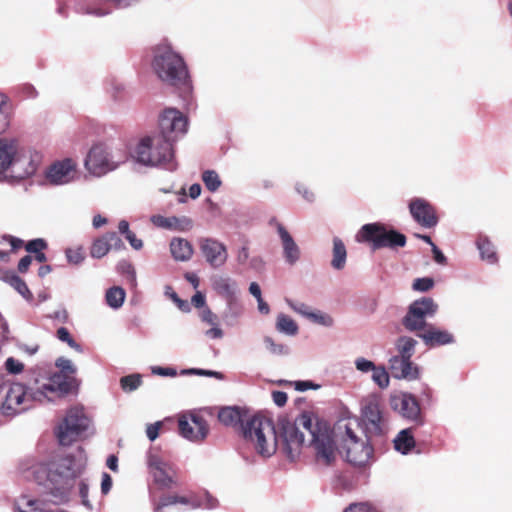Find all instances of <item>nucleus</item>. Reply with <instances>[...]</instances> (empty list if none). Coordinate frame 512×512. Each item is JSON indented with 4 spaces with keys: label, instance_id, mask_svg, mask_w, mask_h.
Listing matches in <instances>:
<instances>
[{
    "label": "nucleus",
    "instance_id": "24",
    "mask_svg": "<svg viewBox=\"0 0 512 512\" xmlns=\"http://www.w3.org/2000/svg\"><path fill=\"white\" fill-rule=\"evenodd\" d=\"M150 221L156 227L178 232H186L193 227V221L187 216L165 217L156 214L151 216Z\"/></svg>",
    "mask_w": 512,
    "mask_h": 512
},
{
    "label": "nucleus",
    "instance_id": "64",
    "mask_svg": "<svg viewBox=\"0 0 512 512\" xmlns=\"http://www.w3.org/2000/svg\"><path fill=\"white\" fill-rule=\"evenodd\" d=\"M432 252H433V255H434V260L439 263V264H442L444 265L446 263V257L444 256V254L438 249V247L435 245V244H432Z\"/></svg>",
    "mask_w": 512,
    "mask_h": 512
},
{
    "label": "nucleus",
    "instance_id": "15",
    "mask_svg": "<svg viewBox=\"0 0 512 512\" xmlns=\"http://www.w3.org/2000/svg\"><path fill=\"white\" fill-rule=\"evenodd\" d=\"M342 451L345 453L346 460L355 466H364L372 455L371 447L366 441L359 439L348 426L342 441Z\"/></svg>",
    "mask_w": 512,
    "mask_h": 512
},
{
    "label": "nucleus",
    "instance_id": "56",
    "mask_svg": "<svg viewBox=\"0 0 512 512\" xmlns=\"http://www.w3.org/2000/svg\"><path fill=\"white\" fill-rule=\"evenodd\" d=\"M272 399L277 406L282 407L286 404L288 397L283 391H273Z\"/></svg>",
    "mask_w": 512,
    "mask_h": 512
},
{
    "label": "nucleus",
    "instance_id": "1",
    "mask_svg": "<svg viewBox=\"0 0 512 512\" xmlns=\"http://www.w3.org/2000/svg\"><path fill=\"white\" fill-rule=\"evenodd\" d=\"M280 431L283 451L290 459H295L301 453L306 444L305 438L309 435V444L318 464L329 466L336 460L337 449L330 427L314 421L309 413H302L293 422L283 421Z\"/></svg>",
    "mask_w": 512,
    "mask_h": 512
},
{
    "label": "nucleus",
    "instance_id": "37",
    "mask_svg": "<svg viewBox=\"0 0 512 512\" xmlns=\"http://www.w3.org/2000/svg\"><path fill=\"white\" fill-rule=\"evenodd\" d=\"M10 126V112L8 98L0 93V135L4 134Z\"/></svg>",
    "mask_w": 512,
    "mask_h": 512
},
{
    "label": "nucleus",
    "instance_id": "31",
    "mask_svg": "<svg viewBox=\"0 0 512 512\" xmlns=\"http://www.w3.org/2000/svg\"><path fill=\"white\" fill-rule=\"evenodd\" d=\"M394 447L402 454H408L415 447L412 430L407 428L398 433L394 439Z\"/></svg>",
    "mask_w": 512,
    "mask_h": 512
},
{
    "label": "nucleus",
    "instance_id": "27",
    "mask_svg": "<svg viewBox=\"0 0 512 512\" xmlns=\"http://www.w3.org/2000/svg\"><path fill=\"white\" fill-rule=\"evenodd\" d=\"M120 248L121 240L116 235V233L111 232L107 233L101 238L96 239L90 249V255L93 258H102L104 257L112 247Z\"/></svg>",
    "mask_w": 512,
    "mask_h": 512
},
{
    "label": "nucleus",
    "instance_id": "63",
    "mask_svg": "<svg viewBox=\"0 0 512 512\" xmlns=\"http://www.w3.org/2000/svg\"><path fill=\"white\" fill-rule=\"evenodd\" d=\"M32 257L31 256H24L18 263V270L21 273L27 272L29 266L31 265Z\"/></svg>",
    "mask_w": 512,
    "mask_h": 512
},
{
    "label": "nucleus",
    "instance_id": "25",
    "mask_svg": "<svg viewBox=\"0 0 512 512\" xmlns=\"http://www.w3.org/2000/svg\"><path fill=\"white\" fill-rule=\"evenodd\" d=\"M417 335L429 347L442 346L454 342V337L449 331L431 324Z\"/></svg>",
    "mask_w": 512,
    "mask_h": 512
},
{
    "label": "nucleus",
    "instance_id": "51",
    "mask_svg": "<svg viewBox=\"0 0 512 512\" xmlns=\"http://www.w3.org/2000/svg\"><path fill=\"white\" fill-rule=\"evenodd\" d=\"M46 247H47L46 242L41 238L31 240L25 246L26 250L29 253H35V254L43 251Z\"/></svg>",
    "mask_w": 512,
    "mask_h": 512
},
{
    "label": "nucleus",
    "instance_id": "50",
    "mask_svg": "<svg viewBox=\"0 0 512 512\" xmlns=\"http://www.w3.org/2000/svg\"><path fill=\"white\" fill-rule=\"evenodd\" d=\"M55 364L61 370V372L66 374H74L76 372V367L72 361L67 358L60 357L56 360Z\"/></svg>",
    "mask_w": 512,
    "mask_h": 512
},
{
    "label": "nucleus",
    "instance_id": "62",
    "mask_svg": "<svg viewBox=\"0 0 512 512\" xmlns=\"http://www.w3.org/2000/svg\"><path fill=\"white\" fill-rule=\"evenodd\" d=\"M296 189L307 201L314 200V194L306 186L299 184Z\"/></svg>",
    "mask_w": 512,
    "mask_h": 512
},
{
    "label": "nucleus",
    "instance_id": "16",
    "mask_svg": "<svg viewBox=\"0 0 512 512\" xmlns=\"http://www.w3.org/2000/svg\"><path fill=\"white\" fill-rule=\"evenodd\" d=\"M180 504L192 509L195 508H205V509H213L217 507V500L209 494H205L202 498L196 496L192 493L183 494V495H168L162 497L159 501H153V511L154 512H164V508Z\"/></svg>",
    "mask_w": 512,
    "mask_h": 512
},
{
    "label": "nucleus",
    "instance_id": "35",
    "mask_svg": "<svg viewBox=\"0 0 512 512\" xmlns=\"http://www.w3.org/2000/svg\"><path fill=\"white\" fill-rule=\"evenodd\" d=\"M126 293L121 287H112L106 292V302L113 308H120L125 300Z\"/></svg>",
    "mask_w": 512,
    "mask_h": 512
},
{
    "label": "nucleus",
    "instance_id": "39",
    "mask_svg": "<svg viewBox=\"0 0 512 512\" xmlns=\"http://www.w3.org/2000/svg\"><path fill=\"white\" fill-rule=\"evenodd\" d=\"M202 181L206 188L211 192L217 191L222 183L219 175L213 170L204 171L202 174Z\"/></svg>",
    "mask_w": 512,
    "mask_h": 512
},
{
    "label": "nucleus",
    "instance_id": "47",
    "mask_svg": "<svg viewBox=\"0 0 512 512\" xmlns=\"http://www.w3.org/2000/svg\"><path fill=\"white\" fill-rule=\"evenodd\" d=\"M57 337L62 342H66L71 348L78 352H82L81 346L74 341L69 331L65 327H61L57 330Z\"/></svg>",
    "mask_w": 512,
    "mask_h": 512
},
{
    "label": "nucleus",
    "instance_id": "22",
    "mask_svg": "<svg viewBox=\"0 0 512 512\" xmlns=\"http://www.w3.org/2000/svg\"><path fill=\"white\" fill-rule=\"evenodd\" d=\"M362 415L364 420L370 426V430L375 433L382 431L384 418L380 408L379 400L376 396H372L365 400L362 407Z\"/></svg>",
    "mask_w": 512,
    "mask_h": 512
},
{
    "label": "nucleus",
    "instance_id": "4",
    "mask_svg": "<svg viewBox=\"0 0 512 512\" xmlns=\"http://www.w3.org/2000/svg\"><path fill=\"white\" fill-rule=\"evenodd\" d=\"M41 160L39 153L27 150L16 138H0V181H20L32 177Z\"/></svg>",
    "mask_w": 512,
    "mask_h": 512
},
{
    "label": "nucleus",
    "instance_id": "20",
    "mask_svg": "<svg viewBox=\"0 0 512 512\" xmlns=\"http://www.w3.org/2000/svg\"><path fill=\"white\" fill-rule=\"evenodd\" d=\"M200 249L204 258L212 267L219 268L227 261V248L216 239L205 238L201 240Z\"/></svg>",
    "mask_w": 512,
    "mask_h": 512
},
{
    "label": "nucleus",
    "instance_id": "17",
    "mask_svg": "<svg viewBox=\"0 0 512 512\" xmlns=\"http://www.w3.org/2000/svg\"><path fill=\"white\" fill-rule=\"evenodd\" d=\"M391 408L411 421H419L421 416V408L417 399L407 392H396L390 395Z\"/></svg>",
    "mask_w": 512,
    "mask_h": 512
},
{
    "label": "nucleus",
    "instance_id": "8",
    "mask_svg": "<svg viewBox=\"0 0 512 512\" xmlns=\"http://www.w3.org/2000/svg\"><path fill=\"white\" fill-rule=\"evenodd\" d=\"M127 159L120 150L98 143L91 147L84 161L85 169L93 176L101 177L116 170Z\"/></svg>",
    "mask_w": 512,
    "mask_h": 512
},
{
    "label": "nucleus",
    "instance_id": "48",
    "mask_svg": "<svg viewBox=\"0 0 512 512\" xmlns=\"http://www.w3.org/2000/svg\"><path fill=\"white\" fill-rule=\"evenodd\" d=\"M4 367L8 373L14 375L20 374L24 370V364L14 357H8L4 363Z\"/></svg>",
    "mask_w": 512,
    "mask_h": 512
},
{
    "label": "nucleus",
    "instance_id": "21",
    "mask_svg": "<svg viewBox=\"0 0 512 512\" xmlns=\"http://www.w3.org/2000/svg\"><path fill=\"white\" fill-rule=\"evenodd\" d=\"M409 210L413 219L423 227L430 228L437 224L434 208L422 198H415L409 203Z\"/></svg>",
    "mask_w": 512,
    "mask_h": 512
},
{
    "label": "nucleus",
    "instance_id": "23",
    "mask_svg": "<svg viewBox=\"0 0 512 512\" xmlns=\"http://www.w3.org/2000/svg\"><path fill=\"white\" fill-rule=\"evenodd\" d=\"M214 290L226 300L229 309H234L238 305L239 289L236 281L229 277H216L213 280Z\"/></svg>",
    "mask_w": 512,
    "mask_h": 512
},
{
    "label": "nucleus",
    "instance_id": "5",
    "mask_svg": "<svg viewBox=\"0 0 512 512\" xmlns=\"http://www.w3.org/2000/svg\"><path fill=\"white\" fill-rule=\"evenodd\" d=\"M129 156L145 167L162 166L171 171L177 167L172 144L156 133L139 138L130 148Z\"/></svg>",
    "mask_w": 512,
    "mask_h": 512
},
{
    "label": "nucleus",
    "instance_id": "14",
    "mask_svg": "<svg viewBox=\"0 0 512 512\" xmlns=\"http://www.w3.org/2000/svg\"><path fill=\"white\" fill-rule=\"evenodd\" d=\"M186 131L187 119L180 111L174 108H167L160 114L158 131L155 133L163 136L172 145Z\"/></svg>",
    "mask_w": 512,
    "mask_h": 512
},
{
    "label": "nucleus",
    "instance_id": "55",
    "mask_svg": "<svg viewBox=\"0 0 512 512\" xmlns=\"http://www.w3.org/2000/svg\"><path fill=\"white\" fill-rule=\"evenodd\" d=\"M287 303L289 307L293 309L296 313L308 318L311 311L309 310L307 305H305L304 303H295L291 300H288Z\"/></svg>",
    "mask_w": 512,
    "mask_h": 512
},
{
    "label": "nucleus",
    "instance_id": "9",
    "mask_svg": "<svg viewBox=\"0 0 512 512\" xmlns=\"http://www.w3.org/2000/svg\"><path fill=\"white\" fill-rule=\"evenodd\" d=\"M355 240L358 243H370L374 250L403 247L406 244V237L403 234L378 222L363 225L355 235Z\"/></svg>",
    "mask_w": 512,
    "mask_h": 512
},
{
    "label": "nucleus",
    "instance_id": "44",
    "mask_svg": "<svg viewBox=\"0 0 512 512\" xmlns=\"http://www.w3.org/2000/svg\"><path fill=\"white\" fill-rule=\"evenodd\" d=\"M118 271L122 274L127 275L130 283L135 286L136 285V271L134 266L128 261H121L118 264Z\"/></svg>",
    "mask_w": 512,
    "mask_h": 512
},
{
    "label": "nucleus",
    "instance_id": "11",
    "mask_svg": "<svg viewBox=\"0 0 512 512\" xmlns=\"http://www.w3.org/2000/svg\"><path fill=\"white\" fill-rule=\"evenodd\" d=\"M43 178L50 186L72 184L80 178L78 163L71 157L57 159L45 168Z\"/></svg>",
    "mask_w": 512,
    "mask_h": 512
},
{
    "label": "nucleus",
    "instance_id": "45",
    "mask_svg": "<svg viewBox=\"0 0 512 512\" xmlns=\"http://www.w3.org/2000/svg\"><path fill=\"white\" fill-rule=\"evenodd\" d=\"M354 365L357 371L361 373H369L373 372L374 369L378 366L373 361L368 360L364 357H358L354 361Z\"/></svg>",
    "mask_w": 512,
    "mask_h": 512
},
{
    "label": "nucleus",
    "instance_id": "38",
    "mask_svg": "<svg viewBox=\"0 0 512 512\" xmlns=\"http://www.w3.org/2000/svg\"><path fill=\"white\" fill-rule=\"evenodd\" d=\"M481 258L489 263H494L497 260L496 252L493 245L486 238H480L477 242Z\"/></svg>",
    "mask_w": 512,
    "mask_h": 512
},
{
    "label": "nucleus",
    "instance_id": "53",
    "mask_svg": "<svg viewBox=\"0 0 512 512\" xmlns=\"http://www.w3.org/2000/svg\"><path fill=\"white\" fill-rule=\"evenodd\" d=\"M344 512H379L368 503H357L350 505Z\"/></svg>",
    "mask_w": 512,
    "mask_h": 512
},
{
    "label": "nucleus",
    "instance_id": "52",
    "mask_svg": "<svg viewBox=\"0 0 512 512\" xmlns=\"http://www.w3.org/2000/svg\"><path fill=\"white\" fill-rule=\"evenodd\" d=\"M163 425L162 421L149 424L146 427V435L150 441H154L159 436V431Z\"/></svg>",
    "mask_w": 512,
    "mask_h": 512
},
{
    "label": "nucleus",
    "instance_id": "34",
    "mask_svg": "<svg viewBox=\"0 0 512 512\" xmlns=\"http://www.w3.org/2000/svg\"><path fill=\"white\" fill-rule=\"evenodd\" d=\"M219 421L226 426H235L241 422V413L234 407H225L219 411Z\"/></svg>",
    "mask_w": 512,
    "mask_h": 512
},
{
    "label": "nucleus",
    "instance_id": "54",
    "mask_svg": "<svg viewBox=\"0 0 512 512\" xmlns=\"http://www.w3.org/2000/svg\"><path fill=\"white\" fill-rule=\"evenodd\" d=\"M200 318L210 326L218 323L217 316L209 308H205L201 311Z\"/></svg>",
    "mask_w": 512,
    "mask_h": 512
},
{
    "label": "nucleus",
    "instance_id": "46",
    "mask_svg": "<svg viewBox=\"0 0 512 512\" xmlns=\"http://www.w3.org/2000/svg\"><path fill=\"white\" fill-rule=\"evenodd\" d=\"M66 258L71 264H80L84 260V252L82 247L68 248L65 251Z\"/></svg>",
    "mask_w": 512,
    "mask_h": 512
},
{
    "label": "nucleus",
    "instance_id": "36",
    "mask_svg": "<svg viewBox=\"0 0 512 512\" xmlns=\"http://www.w3.org/2000/svg\"><path fill=\"white\" fill-rule=\"evenodd\" d=\"M371 379L380 389H387L390 385V375L383 365H378L372 372Z\"/></svg>",
    "mask_w": 512,
    "mask_h": 512
},
{
    "label": "nucleus",
    "instance_id": "2",
    "mask_svg": "<svg viewBox=\"0 0 512 512\" xmlns=\"http://www.w3.org/2000/svg\"><path fill=\"white\" fill-rule=\"evenodd\" d=\"M85 466V457L78 452L77 455L54 457L47 463L28 457L21 462L20 469L27 478H34L39 483L48 482L53 494L63 497L74 487Z\"/></svg>",
    "mask_w": 512,
    "mask_h": 512
},
{
    "label": "nucleus",
    "instance_id": "18",
    "mask_svg": "<svg viewBox=\"0 0 512 512\" xmlns=\"http://www.w3.org/2000/svg\"><path fill=\"white\" fill-rule=\"evenodd\" d=\"M149 474L161 488H169L174 483L172 466L157 454L150 453L147 459Z\"/></svg>",
    "mask_w": 512,
    "mask_h": 512
},
{
    "label": "nucleus",
    "instance_id": "33",
    "mask_svg": "<svg viewBox=\"0 0 512 512\" xmlns=\"http://www.w3.org/2000/svg\"><path fill=\"white\" fill-rule=\"evenodd\" d=\"M276 330L288 336H295L298 333L299 328L292 318L280 313L276 318Z\"/></svg>",
    "mask_w": 512,
    "mask_h": 512
},
{
    "label": "nucleus",
    "instance_id": "59",
    "mask_svg": "<svg viewBox=\"0 0 512 512\" xmlns=\"http://www.w3.org/2000/svg\"><path fill=\"white\" fill-rule=\"evenodd\" d=\"M206 336L211 339H220L223 337V331L219 327L218 323L211 326V329L206 331Z\"/></svg>",
    "mask_w": 512,
    "mask_h": 512
},
{
    "label": "nucleus",
    "instance_id": "19",
    "mask_svg": "<svg viewBox=\"0 0 512 512\" xmlns=\"http://www.w3.org/2000/svg\"><path fill=\"white\" fill-rule=\"evenodd\" d=\"M388 367L395 379L413 381L420 377L419 367L408 357L395 354L388 359Z\"/></svg>",
    "mask_w": 512,
    "mask_h": 512
},
{
    "label": "nucleus",
    "instance_id": "10",
    "mask_svg": "<svg viewBox=\"0 0 512 512\" xmlns=\"http://www.w3.org/2000/svg\"><path fill=\"white\" fill-rule=\"evenodd\" d=\"M90 419L82 407L70 408L56 429L58 441L63 446L71 445L85 432Z\"/></svg>",
    "mask_w": 512,
    "mask_h": 512
},
{
    "label": "nucleus",
    "instance_id": "40",
    "mask_svg": "<svg viewBox=\"0 0 512 512\" xmlns=\"http://www.w3.org/2000/svg\"><path fill=\"white\" fill-rule=\"evenodd\" d=\"M8 282L25 299L29 300L32 298V293L30 292L26 283L20 277L12 275L11 277H9Z\"/></svg>",
    "mask_w": 512,
    "mask_h": 512
},
{
    "label": "nucleus",
    "instance_id": "32",
    "mask_svg": "<svg viewBox=\"0 0 512 512\" xmlns=\"http://www.w3.org/2000/svg\"><path fill=\"white\" fill-rule=\"evenodd\" d=\"M347 251L343 241L337 237L333 239V258L331 265L336 270H341L346 264Z\"/></svg>",
    "mask_w": 512,
    "mask_h": 512
},
{
    "label": "nucleus",
    "instance_id": "7",
    "mask_svg": "<svg viewBox=\"0 0 512 512\" xmlns=\"http://www.w3.org/2000/svg\"><path fill=\"white\" fill-rule=\"evenodd\" d=\"M153 68L157 76L171 85L184 83L188 77L187 67L182 57L168 44L156 48Z\"/></svg>",
    "mask_w": 512,
    "mask_h": 512
},
{
    "label": "nucleus",
    "instance_id": "6",
    "mask_svg": "<svg viewBox=\"0 0 512 512\" xmlns=\"http://www.w3.org/2000/svg\"><path fill=\"white\" fill-rule=\"evenodd\" d=\"M243 435L254 450L264 458L271 457L277 451V432L269 418L259 415L249 418L243 424Z\"/></svg>",
    "mask_w": 512,
    "mask_h": 512
},
{
    "label": "nucleus",
    "instance_id": "12",
    "mask_svg": "<svg viewBox=\"0 0 512 512\" xmlns=\"http://www.w3.org/2000/svg\"><path fill=\"white\" fill-rule=\"evenodd\" d=\"M437 310L438 305L432 298L422 297L409 305L402 324L407 330L420 333L429 325L426 318L433 317Z\"/></svg>",
    "mask_w": 512,
    "mask_h": 512
},
{
    "label": "nucleus",
    "instance_id": "42",
    "mask_svg": "<svg viewBox=\"0 0 512 512\" xmlns=\"http://www.w3.org/2000/svg\"><path fill=\"white\" fill-rule=\"evenodd\" d=\"M263 342H264V345L266 347V349L274 354V355H278V356H281V355H286L288 354L289 350H288V347L281 344V343H276L271 337L269 336H266L264 337L263 339Z\"/></svg>",
    "mask_w": 512,
    "mask_h": 512
},
{
    "label": "nucleus",
    "instance_id": "41",
    "mask_svg": "<svg viewBox=\"0 0 512 512\" xmlns=\"http://www.w3.org/2000/svg\"><path fill=\"white\" fill-rule=\"evenodd\" d=\"M308 319L324 327H332L334 325L333 317L321 311H311Z\"/></svg>",
    "mask_w": 512,
    "mask_h": 512
},
{
    "label": "nucleus",
    "instance_id": "57",
    "mask_svg": "<svg viewBox=\"0 0 512 512\" xmlns=\"http://www.w3.org/2000/svg\"><path fill=\"white\" fill-rule=\"evenodd\" d=\"M294 387L297 391L304 392L309 389H317L319 386L311 381H295Z\"/></svg>",
    "mask_w": 512,
    "mask_h": 512
},
{
    "label": "nucleus",
    "instance_id": "30",
    "mask_svg": "<svg viewBox=\"0 0 512 512\" xmlns=\"http://www.w3.org/2000/svg\"><path fill=\"white\" fill-rule=\"evenodd\" d=\"M395 349L397 355L412 358L415 353L418 341L408 335H401L395 340Z\"/></svg>",
    "mask_w": 512,
    "mask_h": 512
},
{
    "label": "nucleus",
    "instance_id": "60",
    "mask_svg": "<svg viewBox=\"0 0 512 512\" xmlns=\"http://www.w3.org/2000/svg\"><path fill=\"white\" fill-rule=\"evenodd\" d=\"M125 238L129 241L130 245L135 250H140L143 247V242L141 239L137 238L133 232L128 233Z\"/></svg>",
    "mask_w": 512,
    "mask_h": 512
},
{
    "label": "nucleus",
    "instance_id": "3",
    "mask_svg": "<svg viewBox=\"0 0 512 512\" xmlns=\"http://www.w3.org/2000/svg\"><path fill=\"white\" fill-rule=\"evenodd\" d=\"M66 388L62 373H55L49 377L36 379L33 386L22 383H13L8 388L0 412L7 417H14L33 407L35 403L52 400L59 392Z\"/></svg>",
    "mask_w": 512,
    "mask_h": 512
},
{
    "label": "nucleus",
    "instance_id": "26",
    "mask_svg": "<svg viewBox=\"0 0 512 512\" xmlns=\"http://www.w3.org/2000/svg\"><path fill=\"white\" fill-rule=\"evenodd\" d=\"M277 231L281 240L285 262L289 265H294L301 258V250L290 233L282 225H278Z\"/></svg>",
    "mask_w": 512,
    "mask_h": 512
},
{
    "label": "nucleus",
    "instance_id": "43",
    "mask_svg": "<svg viewBox=\"0 0 512 512\" xmlns=\"http://www.w3.org/2000/svg\"><path fill=\"white\" fill-rule=\"evenodd\" d=\"M141 382V376L138 374L125 376L120 380L121 388L125 392H132L136 390L140 386Z\"/></svg>",
    "mask_w": 512,
    "mask_h": 512
},
{
    "label": "nucleus",
    "instance_id": "29",
    "mask_svg": "<svg viewBox=\"0 0 512 512\" xmlns=\"http://www.w3.org/2000/svg\"><path fill=\"white\" fill-rule=\"evenodd\" d=\"M16 512H50L45 504L29 495H21L15 501Z\"/></svg>",
    "mask_w": 512,
    "mask_h": 512
},
{
    "label": "nucleus",
    "instance_id": "13",
    "mask_svg": "<svg viewBox=\"0 0 512 512\" xmlns=\"http://www.w3.org/2000/svg\"><path fill=\"white\" fill-rule=\"evenodd\" d=\"M179 434L194 443L203 442L209 434V425L204 416L197 411H188L178 415Z\"/></svg>",
    "mask_w": 512,
    "mask_h": 512
},
{
    "label": "nucleus",
    "instance_id": "49",
    "mask_svg": "<svg viewBox=\"0 0 512 512\" xmlns=\"http://www.w3.org/2000/svg\"><path fill=\"white\" fill-rule=\"evenodd\" d=\"M434 286V281L432 278L424 277V278H417L414 280L412 284V288L415 291L419 292H426L430 290Z\"/></svg>",
    "mask_w": 512,
    "mask_h": 512
},
{
    "label": "nucleus",
    "instance_id": "58",
    "mask_svg": "<svg viewBox=\"0 0 512 512\" xmlns=\"http://www.w3.org/2000/svg\"><path fill=\"white\" fill-rule=\"evenodd\" d=\"M152 373L153 374H156V375H160V376H176L177 372L175 369L173 368H164V367H158V366H155V367H152Z\"/></svg>",
    "mask_w": 512,
    "mask_h": 512
},
{
    "label": "nucleus",
    "instance_id": "28",
    "mask_svg": "<svg viewBox=\"0 0 512 512\" xmlns=\"http://www.w3.org/2000/svg\"><path fill=\"white\" fill-rule=\"evenodd\" d=\"M170 252L174 260L185 262L193 255L192 244L184 238H173L170 242Z\"/></svg>",
    "mask_w": 512,
    "mask_h": 512
},
{
    "label": "nucleus",
    "instance_id": "61",
    "mask_svg": "<svg viewBox=\"0 0 512 512\" xmlns=\"http://www.w3.org/2000/svg\"><path fill=\"white\" fill-rule=\"evenodd\" d=\"M112 487V478L109 474L103 473L102 474V481H101V491L103 494H107Z\"/></svg>",
    "mask_w": 512,
    "mask_h": 512
}]
</instances>
